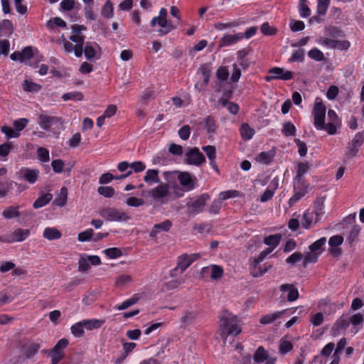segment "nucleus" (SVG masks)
I'll return each mask as SVG.
<instances>
[{
  "mask_svg": "<svg viewBox=\"0 0 364 364\" xmlns=\"http://www.w3.org/2000/svg\"><path fill=\"white\" fill-rule=\"evenodd\" d=\"M68 197V190L65 187H62L53 200V205L63 207L66 204Z\"/></svg>",
  "mask_w": 364,
  "mask_h": 364,
  "instance_id": "obj_33",
  "label": "nucleus"
},
{
  "mask_svg": "<svg viewBox=\"0 0 364 364\" xmlns=\"http://www.w3.org/2000/svg\"><path fill=\"white\" fill-rule=\"evenodd\" d=\"M57 122V119L53 117L48 116L44 114H41L38 116V123L41 128L44 130H49L50 127Z\"/></svg>",
  "mask_w": 364,
  "mask_h": 364,
  "instance_id": "obj_27",
  "label": "nucleus"
},
{
  "mask_svg": "<svg viewBox=\"0 0 364 364\" xmlns=\"http://www.w3.org/2000/svg\"><path fill=\"white\" fill-rule=\"evenodd\" d=\"M269 73L270 75L265 77V80L267 82H270L273 80H289L293 77L291 71L285 70L278 67L272 68Z\"/></svg>",
  "mask_w": 364,
  "mask_h": 364,
  "instance_id": "obj_12",
  "label": "nucleus"
},
{
  "mask_svg": "<svg viewBox=\"0 0 364 364\" xmlns=\"http://www.w3.org/2000/svg\"><path fill=\"white\" fill-rule=\"evenodd\" d=\"M335 345L333 343H328L322 349L321 355L315 357L314 364H326V360L323 357L329 356L334 350Z\"/></svg>",
  "mask_w": 364,
  "mask_h": 364,
  "instance_id": "obj_22",
  "label": "nucleus"
},
{
  "mask_svg": "<svg viewBox=\"0 0 364 364\" xmlns=\"http://www.w3.org/2000/svg\"><path fill=\"white\" fill-rule=\"evenodd\" d=\"M97 192L105 198H111L115 193L114 189L111 186H100Z\"/></svg>",
  "mask_w": 364,
  "mask_h": 364,
  "instance_id": "obj_60",
  "label": "nucleus"
},
{
  "mask_svg": "<svg viewBox=\"0 0 364 364\" xmlns=\"http://www.w3.org/2000/svg\"><path fill=\"white\" fill-rule=\"evenodd\" d=\"M1 131L6 135L8 139L18 138L20 136L18 132H16L14 127L9 126H3L1 127Z\"/></svg>",
  "mask_w": 364,
  "mask_h": 364,
  "instance_id": "obj_51",
  "label": "nucleus"
},
{
  "mask_svg": "<svg viewBox=\"0 0 364 364\" xmlns=\"http://www.w3.org/2000/svg\"><path fill=\"white\" fill-rule=\"evenodd\" d=\"M99 215L109 222H123L129 219V217L124 211L112 207L100 208Z\"/></svg>",
  "mask_w": 364,
  "mask_h": 364,
  "instance_id": "obj_5",
  "label": "nucleus"
},
{
  "mask_svg": "<svg viewBox=\"0 0 364 364\" xmlns=\"http://www.w3.org/2000/svg\"><path fill=\"white\" fill-rule=\"evenodd\" d=\"M310 168V165L307 162H300L296 166V175L295 179H304V175L306 173Z\"/></svg>",
  "mask_w": 364,
  "mask_h": 364,
  "instance_id": "obj_41",
  "label": "nucleus"
},
{
  "mask_svg": "<svg viewBox=\"0 0 364 364\" xmlns=\"http://www.w3.org/2000/svg\"><path fill=\"white\" fill-rule=\"evenodd\" d=\"M12 145L9 143H4L0 145V160L1 161H6V156L10 153Z\"/></svg>",
  "mask_w": 364,
  "mask_h": 364,
  "instance_id": "obj_57",
  "label": "nucleus"
},
{
  "mask_svg": "<svg viewBox=\"0 0 364 364\" xmlns=\"http://www.w3.org/2000/svg\"><path fill=\"white\" fill-rule=\"evenodd\" d=\"M61 232L54 227H48L44 229L43 237L48 240H58L61 237Z\"/></svg>",
  "mask_w": 364,
  "mask_h": 364,
  "instance_id": "obj_32",
  "label": "nucleus"
},
{
  "mask_svg": "<svg viewBox=\"0 0 364 364\" xmlns=\"http://www.w3.org/2000/svg\"><path fill=\"white\" fill-rule=\"evenodd\" d=\"M209 199L210 197L208 194H203L194 198L189 205L190 211L193 213L202 212Z\"/></svg>",
  "mask_w": 364,
  "mask_h": 364,
  "instance_id": "obj_16",
  "label": "nucleus"
},
{
  "mask_svg": "<svg viewBox=\"0 0 364 364\" xmlns=\"http://www.w3.org/2000/svg\"><path fill=\"white\" fill-rule=\"evenodd\" d=\"M159 173V171L157 169H148L144 176V181L149 186L154 183H159L160 178Z\"/></svg>",
  "mask_w": 364,
  "mask_h": 364,
  "instance_id": "obj_28",
  "label": "nucleus"
},
{
  "mask_svg": "<svg viewBox=\"0 0 364 364\" xmlns=\"http://www.w3.org/2000/svg\"><path fill=\"white\" fill-rule=\"evenodd\" d=\"M18 208V206H9L3 210L2 216L6 220H11L15 218H18L20 216Z\"/></svg>",
  "mask_w": 364,
  "mask_h": 364,
  "instance_id": "obj_35",
  "label": "nucleus"
},
{
  "mask_svg": "<svg viewBox=\"0 0 364 364\" xmlns=\"http://www.w3.org/2000/svg\"><path fill=\"white\" fill-rule=\"evenodd\" d=\"M101 259L97 255H87L85 254L81 255L78 260V270L80 272H85L90 268L92 265H100Z\"/></svg>",
  "mask_w": 364,
  "mask_h": 364,
  "instance_id": "obj_10",
  "label": "nucleus"
},
{
  "mask_svg": "<svg viewBox=\"0 0 364 364\" xmlns=\"http://www.w3.org/2000/svg\"><path fill=\"white\" fill-rule=\"evenodd\" d=\"M281 237L279 235H269L264 238V243L269 247L274 250L279 244Z\"/></svg>",
  "mask_w": 364,
  "mask_h": 364,
  "instance_id": "obj_43",
  "label": "nucleus"
},
{
  "mask_svg": "<svg viewBox=\"0 0 364 364\" xmlns=\"http://www.w3.org/2000/svg\"><path fill=\"white\" fill-rule=\"evenodd\" d=\"M132 278L129 274H121L115 279V286L119 288H123L130 284Z\"/></svg>",
  "mask_w": 364,
  "mask_h": 364,
  "instance_id": "obj_40",
  "label": "nucleus"
},
{
  "mask_svg": "<svg viewBox=\"0 0 364 364\" xmlns=\"http://www.w3.org/2000/svg\"><path fill=\"white\" fill-rule=\"evenodd\" d=\"M363 322V316L360 313L353 315L343 314L335 323L331 329V333L333 336H338L351 326L350 332L352 335H355L358 331V326L361 325Z\"/></svg>",
  "mask_w": 364,
  "mask_h": 364,
  "instance_id": "obj_1",
  "label": "nucleus"
},
{
  "mask_svg": "<svg viewBox=\"0 0 364 364\" xmlns=\"http://www.w3.org/2000/svg\"><path fill=\"white\" fill-rule=\"evenodd\" d=\"M171 225V222L168 220H164L159 224L154 225L149 233V236L152 238H156L160 232L168 231Z\"/></svg>",
  "mask_w": 364,
  "mask_h": 364,
  "instance_id": "obj_25",
  "label": "nucleus"
},
{
  "mask_svg": "<svg viewBox=\"0 0 364 364\" xmlns=\"http://www.w3.org/2000/svg\"><path fill=\"white\" fill-rule=\"evenodd\" d=\"M326 107L319 98H316L312 115L314 117V125L317 130H326Z\"/></svg>",
  "mask_w": 364,
  "mask_h": 364,
  "instance_id": "obj_4",
  "label": "nucleus"
},
{
  "mask_svg": "<svg viewBox=\"0 0 364 364\" xmlns=\"http://www.w3.org/2000/svg\"><path fill=\"white\" fill-rule=\"evenodd\" d=\"M276 359L269 356L264 348L259 347L254 355V364H275Z\"/></svg>",
  "mask_w": 364,
  "mask_h": 364,
  "instance_id": "obj_17",
  "label": "nucleus"
},
{
  "mask_svg": "<svg viewBox=\"0 0 364 364\" xmlns=\"http://www.w3.org/2000/svg\"><path fill=\"white\" fill-rule=\"evenodd\" d=\"M28 119L26 118H20L16 119L13 123V127L16 130V132H18L21 134V132L24 129V128L28 125Z\"/></svg>",
  "mask_w": 364,
  "mask_h": 364,
  "instance_id": "obj_55",
  "label": "nucleus"
},
{
  "mask_svg": "<svg viewBox=\"0 0 364 364\" xmlns=\"http://www.w3.org/2000/svg\"><path fill=\"white\" fill-rule=\"evenodd\" d=\"M204 127L208 133H214L216 130L215 121L210 117H206L204 120Z\"/></svg>",
  "mask_w": 364,
  "mask_h": 364,
  "instance_id": "obj_58",
  "label": "nucleus"
},
{
  "mask_svg": "<svg viewBox=\"0 0 364 364\" xmlns=\"http://www.w3.org/2000/svg\"><path fill=\"white\" fill-rule=\"evenodd\" d=\"M139 301L137 295H134L131 298L124 301L122 303L116 305L114 309L118 311H122L128 309L129 307L134 305Z\"/></svg>",
  "mask_w": 364,
  "mask_h": 364,
  "instance_id": "obj_39",
  "label": "nucleus"
},
{
  "mask_svg": "<svg viewBox=\"0 0 364 364\" xmlns=\"http://www.w3.org/2000/svg\"><path fill=\"white\" fill-rule=\"evenodd\" d=\"M316 43L323 47L327 48L333 49L335 47V39L326 38V37H319L316 40Z\"/></svg>",
  "mask_w": 364,
  "mask_h": 364,
  "instance_id": "obj_50",
  "label": "nucleus"
},
{
  "mask_svg": "<svg viewBox=\"0 0 364 364\" xmlns=\"http://www.w3.org/2000/svg\"><path fill=\"white\" fill-rule=\"evenodd\" d=\"M200 257L198 253H193L191 255H183L178 257L177 266L173 271L179 270L183 273L194 261Z\"/></svg>",
  "mask_w": 364,
  "mask_h": 364,
  "instance_id": "obj_13",
  "label": "nucleus"
},
{
  "mask_svg": "<svg viewBox=\"0 0 364 364\" xmlns=\"http://www.w3.org/2000/svg\"><path fill=\"white\" fill-rule=\"evenodd\" d=\"M314 220V213L309 210L306 211L301 219V225L306 228H309Z\"/></svg>",
  "mask_w": 364,
  "mask_h": 364,
  "instance_id": "obj_42",
  "label": "nucleus"
},
{
  "mask_svg": "<svg viewBox=\"0 0 364 364\" xmlns=\"http://www.w3.org/2000/svg\"><path fill=\"white\" fill-rule=\"evenodd\" d=\"M296 127L295 126L290 122H285L284 124H283V128H282V133L283 134H284L286 136H294L296 134Z\"/></svg>",
  "mask_w": 364,
  "mask_h": 364,
  "instance_id": "obj_56",
  "label": "nucleus"
},
{
  "mask_svg": "<svg viewBox=\"0 0 364 364\" xmlns=\"http://www.w3.org/2000/svg\"><path fill=\"white\" fill-rule=\"evenodd\" d=\"M185 156L186 162L190 165L198 166L205 162V156L197 147L189 149Z\"/></svg>",
  "mask_w": 364,
  "mask_h": 364,
  "instance_id": "obj_11",
  "label": "nucleus"
},
{
  "mask_svg": "<svg viewBox=\"0 0 364 364\" xmlns=\"http://www.w3.org/2000/svg\"><path fill=\"white\" fill-rule=\"evenodd\" d=\"M85 329L82 321L75 323L70 328L72 334L77 338L82 337L83 336Z\"/></svg>",
  "mask_w": 364,
  "mask_h": 364,
  "instance_id": "obj_45",
  "label": "nucleus"
},
{
  "mask_svg": "<svg viewBox=\"0 0 364 364\" xmlns=\"http://www.w3.org/2000/svg\"><path fill=\"white\" fill-rule=\"evenodd\" d=\"M305 58V50L303 48H299L293 51L289 62H303Z\"/></svg>",
  "mask_w": 364,
  "mask_h": 364,
  "instance_id": "obj_46",
  "label": "nucleus"
},
{
  "mask_svg": "<svg viewBox=\"0 0 364 364\" xmlns=\"http://www.w3.org/2000/svg\"><path fill=\"white\" fill-rule=\"evenodd\" d=\"M106 256L110 259H116L122 255V251L117 247L107 248L104 250Z\"/></svg>",
  "mask_w": 364,
  "mask_h": 364,
  "instance_id": "obj_64",
  "label": "nucleus"
},
{
  "mask_svg": "<svg viewBox=\"0 0 364 364\" xmlns=\"http://www.w3.org/2000/svg\"><path fill=\"white\" fill-rule=\"evenodd\" d=\"M158 26L160 28L157 31L160 36H165L175 28L171 21L167 19V11L161 8L159 11V20Z\"/></svg>",
  "mask_w": 364,
  "mask_h": 364,
  "instance_id": "obj_9",
  "label": "nucleus"
},
{
  "mask_svg": "<svg viewBox=\"0 0 364 364\" xmlns=\"http://www.w3.org/2000/svg\"><path fill=\"white\" fill-rule=\"evenodd\" d=\"M240 134L244 140H250L255 135V129L247 123H243L240 129Z\"/></svg>",
  "mask_w": 364,
  "mask_h": 364,
  "instance_id": "obj_36",
  "label": "nucleus"
},
{
  "mask_svg": "<svg viewBox=\"0 0 364 364\" xmlns=\"http://www.w3.org/2000/svg\"><path fill=\"white\" fill-rule=\"evenodd\" d=\"M285 311H278L262 316L259 323L263 325L270 324L280 318Z\"/></svg>",
  "mask_w": 364,
  "mask_h": 364,
  "instance_id": "obj_29",
  "label": "nucleus"
},
{
  "mask_svg": "<svg viewBox=\"0 0 364 364\" xmlns=\"http://www.w3.org/2000/svg\"><path fill=\"white\" fill-rule=\"evenodd\" d=\"M320 254L318 252L309 250V252H308L304 257V264H306L311 262H316Z\"/></svg>",
  "mask_w": 364,
  "mask_h": 364,
  "instance_id": "obj_49",
  "label": "nucleus"
},
{
  "mask_svg": "<svg viewBox=\"0 0 364 364\" xmlns=\"http://www.w3.org/2000/svg\"><path fill=\"white\" fill-rule=\"evenodd\" d=\"M220 328L225 339L228 335L236 336L241 332L237 318L228 312H225L221 316Z\"/></svg>",
  "mask_w": 364,
  "mask_h": 364,
  "instance_id": "obj_2",
  "label": "nucleus"
},
{
  "mask_svg": "<svg viewBox=\"0 0 364 364\" xmlns=\"http://www.w3.org/2000/svg\"><path fill=\"white\" fill-rule=\"evenodd\" d=\"M274 153L272 151H263L259 153L256 157L255 161L262 164H269L274 158Z\"/></svg>",
  "mask_w": 364,
  "mask_h": 364,
  "instance_id": "obj_38",
  "label": "nucleus"
},
{
  "mask_svg": "<svg viewBox=\"0 0 364 364\" xmlns=\"http://www.w3.org/2000/svg\"><path fill=\"white\" fill-rule=\"evenodd\" d=\"M242 40V35L238 33L234 35L227 34L224 35L220 41V46H230Z\"/></svg>",
  "mask_w": 364,
  "mask_h": 364,
  "instance_id": "obj_24",
  "label": "nucleus"
},
{
  "mask_svg": "<svg viewBox=\"0 0 364 364\" xmlns=\"http://www.w3.org/2000/svg\"><path fill=\"white\" fill-rule=\"evenodd\" d=\"M22 87L26 92H38L41 89L40 85L29 80H25Z\"/></svg>",
  "mask_w": 364,
  "mask_h": 364,
  "instance_id": "obj_61",
  "label": "nucleus"
},
{
  "mask_svg": "<svg viewBox=\"0 0 364 364\" xmlns=\"http://www.w3.org/2000/svg\"><path fill=\"white\" fill-rule=\"evenodd\" d=\"M12 186L11 181H0V197L3 198L7 195Z\"/></svg>",
  "mask_w": 364,
  "mask_h": 364,
  "instance_id": "obj_59",
  "label": "nucleus"
},
{
  "mask_svg": "<svg viewBox=\"0 0 364 364\" xmlns=\"http://www.w3.org/2000/svg\"><path fill=\"white\" fill-rule=\"evenodd\" d=\"M46 25H47L48 28H49V29H53L55 26L61 27V28L66 27L65 21L59 17H55V18L50 19L47 22Z\"/></svg>",
  "mask_w": 364,
  "mask_h": 364,
  "instance_id": "obj_52",
  "label": "nucleus"
},
{
  "mask_svg": "<svg viewBox=\"0 0 364 364\" xmlns=\"http://www.w3.org/2000/svg\"><path fill=\"white\" fill-rule=\"evenodd\" d=\"M149 195L154 203L161 205L167 204L172 198L169 185L167 183H159L149 191Z\"/></svg>",
  "mask_w": 364,
  "mask_h": 364,
  "instance_id": "obj_3",
  "label": "nucleus"
},
{
  "mask_svg": "<svg viewBox=\"0 0 364 364\" xmlns=\"http://www.w3.org/2000/svg\"><path fill=\"white\" fill-rule=\"evenodd\" d=\"M308 184L304 179H295L294 181V195L289 198L290 205H294L307 193Z\"/></svg>",
  "mask_w": 364,
  "mask_h": 364,
  "instance_id": "obj_8",
  "label": "nucleus"
},
{
  "mask_svg": "<svg viewBox=\"0 0 364 364\" xmlns=\"http://www.w3.org/2000/svg\"><path fill=\"white\" fill-rule=\"evenodd\" d=\"M178 179L184 191H189L194 188L196 178L192 176L190 173L187 172L179 173Z\"/></svg>",
  "mask_w": 364,
  "mask_h": 364,
  "instance_id": "obj_19",
  "label": "nucleus"
},
{
  "mask_svg": "<svg viewBox=\"0 0 364 364\" xmlns=\"http://www.w3.org/2000/svg\"><path fill=\"white\" fill-rule=\"evenodd\" d=\"M105 323V320L92 318L82 320V324L87 331L100 328Z\"/></svg>",
  "mask_w": 364,
  "mask_h": 364,
  "instance_id": "obj_31",
  "label": "nucleus"
},
{
  "mask_svg": "<svg viewBox=\"0 0 364 364\" xmlns=\"http://www.w3.org/2000/svg\"><path fill=\"white\" fill-rule=\"evenodd\" d=\"M261 262H259L258 259H255L251 264V274L254 277H258L262 276L265 274L269 268H271L272 265H261Z\"/></svg>",
  "mask_w": 364,
  "mask_h": 364,
  "instance_id": "obj_23",
  "label": "nucleus"
},
{
  "mask_svg": "<svg viewBox=\"0 0 364 364\" xmlns=\"http://www.w3.org/2000/svg\"><path fill=\"white\" fill-rule=\"evenodd\" d=\"M100 46L94 42H87L84 47V54L85 58L90 60L95 58H99L100 55Z\"/></svg>",
  "mask_w": 364,
  "mask_h": 364,
  "instance_id": "obj_20",
  "label": "nucleus"
},
{
  "mask_svg": "<svg viewBox=\"0 0 364 364\" xmlns=\"http://www.w3.org/2000/svg\"><path fill=\"white\" fill-rule=\"evenodd\" d=\"M223 274V269L216 264L210 265V278L214 280L219 279Z\"/></svg>",
  "mask_w": 364,
  "mask_h": 364,
  "instance_id": "obj_48",
  "label": "nucleus"
},
{
  "mask_svg": "<svg viewBox=\"0 0 364 364\" xmlns=\"http://www.w3.org/2000/svg\"><path fill=\"white\" fill-rule=\"evenodd\" d=\"M68 345L67 339H60L50 351V355L52 359V364H57L63 357V350Z\"/></svg>",
  "mask_w": 364,
  "mask_h": 364,
  "instance_id": "obj_15",
  "label": "nucleus"
},
{
  "mask_svg": "<svg viewBox=\"0 0 364 364\" xmlns=\"http://www.w3.org/2000/svg\"><path fill=\"white\" fill-rule=\"evenodd\" d=\"M326 237H321L319 240H316L311 245L309 246V250H313L316 252H318L321 255L323 252L322 247L326 244Z\"/></svg>",
  "mask_w": 364,
  "mask_h": 364,
  "instance_id": "obj_62",
  "label": "nucleus"
},
{
  "mask_svg": "<svg viewBox=\"0 0 364 364\" xmlns=\"http://www.w3.org/2000/svg\"><path fill=\"white\" fill-rule=\"evenodd\" d=\"M293 348L291 341L288 337H284L279 342V350L281 354H286Z\"/></svg>",
  "mask_w": 364,
  "mask_h": 364,
  "instance_id": "obj_34",
  "label": "nucleus"
},
{
  "mask_svg": "<svg viewBox=\"0 0 364 364\" xmlns=\"http://www.w3.org/2000/svg\"><path fill=\"white\" fill-rule=\"evenodd\" d=\"M238 66H241L243 69H247L250 65V61L245 58V52L244 50L238 51L237 53Z\"/></svg>",
  "mask_w": 364,
  "mask_h": 364,
  "instance_id": "obj_47",
  "label": "nucleus"
},
{
  "mask_svg": "<svg viewBox=\"0 0 364 364\" xmlns=\"http://www.w3.org/2000/svg\"><path fill=\"white\" fill-rule=\"evenodd\" d=\"M308 56L317 62L324 60L325 57L323 53L317 48H314L308 52Z\"/></svg>",
  "mask_w": 364,
  "mask_h": 364,
  "instance_id": "obj_44",
  "label": "nucleus"
},
{
  "mask_svg": "<svg viewBox=\"0 0 364 364\" xmlns=\"http://www.w3.org/2000/svg\"><path fill=\"white\" fill-rule=\"evenodd\" d=\"M30 235L28 229L17 228L11 234H5L0 236V241L4 243H14L22 242Z\"/></svg>",
  "mask_w": 364,
  "mask_h": 364,
  "instance_id": "obj_7",
  "label": "nucleus"
},
{
  "mask_svg": "<svg viewBox=\"0 0 364 364\" xmlns=\"http://www.w3.org/2000/svg\"><path fill=\"white\" fill-rule=\"evenodd\" d=\"M279 289L282 292V296L286 297L289 301H296L299 297V291L293 284H282Z\"/></svg>",
  "mask_w": 364,
  "mask_h": 364,
  "instance_id": "obj_18",
  "label": "nucleus"
},
{
  "mask_svg": "<svg viewBox=\"0 0 364 364\" xmlns=\"http://www.w3.org/2000/svg\"><path fill=\"white\" fill-rule=\"evenodd\" d=\"M198 312L196 309H190L183 313L180 321L184 326H187L192 323L195 321Z\"/></svg>",
  "mask_w": 364,
  "mask_h": 364,
  "instance_id": "obj_30",
  "label": "nucleus"
},
{
  "mask_svg": "<svg viewBox=\"0 0 364 364\" xmlns=\"http://www.w3.org/2000/svg\"><path fill=\"white\" fill-rule=\"evenodd\" d=\"M240 196V192L235 190H228L221 192L218 196V199L221 201L229 198H235Z\"/></svg>",
  "mask_w": 364,
  "mask_h": 364,
  "instance_id": "obj_54",
  "label": "nucleus"
},
{
  "mask_svg": "<svg viewBox=\"0 0 364 364\" xmlns=\"http://www.w3.org/2000/svg\"><path fill=\"white\" fill-rule=\"evenodd\" d=\"M62 98L64 101H68V100L81 101L83 98V95L80 92H70L64 94L62 96Z\"/></svg>",
  "mask_w": 364,
  "mask_h": 364,
  "instance_id": "obj_53",
  "label": "nucleus"
},
{
  "mask_svg": "<svg viewBox=\"0 0 364 364\" xmlns=\"http://www.w3.org/2000/svg\"><path fill=\"white\" fill-rule=\"evenodd\" d=\"M53 199V195L49 193L41 195L38 199L33 203V208L36 209L42 208L50 203Z\"/></svg>",
  "mask_w": 364,
  "mask_h": 364,
  "instance_id": "obj_37",
  "label": "nucleus"
},
{
  "mask_svg": "<svg viewBox=\"0 0 364 364\" xmlns=\"http://www.w3.org/2000/svg\"><path fill=\"white\" fill-rule=\"evenodd\" d=\"M343 242V238L341 235H334L329 239L328 244L330 246V252L335 256L340 254L338 246Z\"/></svg>",
  "mask_w": 364,
  "mask_h": 364,
  "instance_id": "obj_26",
  "label": "nucleus"
},
{
  "mask_svg": "<svg viewBox=\"0 0 364 364\" xmlns=\"http://www.w3.org/2000/svg\"><path fill=\"white\" fill-rule=\"evenodd\" d=\"M102 15L106 18L113 16V6L110 1H107L102 9Z\"/></svg>",
  "mask_w": 364,
  "mask_h": 364,
  "instance_id": "obj_63",
  "label": "nucleus"
},
{
  "mask_svg": "<svg viewBox=\"0 0 364 364\" xmlns=\"http://www.w3.org/2000/svg\"><path fill=\"white\" fill-rule=\"evenodd\" d=\"M328 122L326 124V131L329 134H335L337 131V126L338 125V118L333 109H329L328 112Z\"/></svg>",
  "mask_w": 364,
  "mask_h": 364,
  "instance_id": "obj_21",
  "label": "nucleus"
},
{
  "mask_svg": "<svg viewBox=\"0 0 364 364\" xmlns=\"http://www.w3.org/2000/svg\"><path fill=\"white\" fill-rule=\"evenodd\" d=\"M210 72V68L207 64L202 65L198 70L194 87L198 92L203 91L208 84Z\"/></svg>",
  "mask_w": 364,
  "mask_h": 364,
  "instance_id": "obj_6",
  "label": "nucleus"
},
{
  "mask_svg": "<svg viewBox=\"0 0 364 364\" xmlns=\"http://www.w3.org/2000/svg\"><path fill=\"white\" fill-rule=\"evenodd\" d=\"M39 174L38 170L29 168H23L17 173L19 180L26 181L30 184H33L37 181Z\"/></svg>",
  "mask_w": 364,
  "mask_h": 364,
  "instance_id": "obj_14",
  "label": "nucleus"
}]
</instances>
